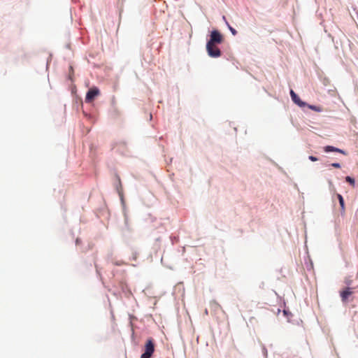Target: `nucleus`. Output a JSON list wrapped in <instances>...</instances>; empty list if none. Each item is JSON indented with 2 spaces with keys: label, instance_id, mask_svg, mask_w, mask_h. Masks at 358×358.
Wrapping results in <instances>:
<instances>
[{
  "label": "nucleus",
  "instance_id": "obj_1",
  "mask_svg": "<svg viewBox=\"0 0 358 358\" xmlns=\"http://www.w3.org/2000/svg\"><path fill=\"white\" fill-rule=\"evenodd\" d=\"M155 352V343L152 338L147 340L145 344V351L141 355V358H151Z\"/></svg>",
  "mask_w": 358,
  "mask_h": 358
},
{
  "label": "nucleus",
  "instance_id": "obj_2",
  "mask_svg": "<svg viewBox=\"0 0 358 358\" xmlns=\"http://www.w3.org/2000/svg\"><path fill=\"white\" fill-rule=\"evenodd\" d=\"M206 50L208 54L211 57H218L221 55V51L216 45V44L213 43V45H211V43H207Z\"/></svg>",
  "mask_w": 358,
  "mask_h": 358
},
{
  "label": "nucleus",
  "instance_id": "obj_3",
  "mask_svg": "<svg viewBox=\"0 0 358 358\" xmlns=\"http://www.w3.org/2000/svg\"><path fill=\"white\" fill-rule=\"evenodd\" d=\"M100 91L96 87H94L89 90L85 96V102L91 103L94 101L96 96L99 95Z\"/></svg>",
  "mask_w": 358,
  "mask_h": 358
},
{
  "label": "nucleus",
  "instance_id": "obj_4",
  "mask_svg": "<svg viewBox=\"0 0 358 358\" xmlns=\"http://www.w3.org/2000/svg\"><path fill=\"white\" fill-rule=\"evenodd\" d=\"M223 41L222 36L218 31H213L210 34V38L208 41L207 43H211V45L213 44H219L221 43Z\"/></svg>",
  "mask_w": 358,
  "mask_h": 358
},
{
  "label": "nucleus",
  "instance_id": "obj_5",
  "mask_svg": "<svg viewBox=\"0 0 358 358\" xmlns=\"http://www.w3.org/2000/svg\"><path fill=\"white\" fill-rule=\"evenodd\" d=\"M324 150L326 152H337L341 153V154H343L344 155H347V152L345 150H343L341 149H339V148H335V147L331 146V145L325 146L324 148Z\"/></svg>",
  "mask_w": 358,
  "mask_h": 358
},
{
  "label": "nucleus",
  "instance_id": "obj_6",
  "mask_svg": "<svg viewBox=\"0 0 358 358\" xmlns=\"http://www.w3.org/2000/svg\"><path fill=\"white\" fill-rule=\"evenodd\" d=\"M352 294V292L350 291V287H347L345 290L341 292V297L343 301H346L348 299L349 296Z\"/></svg>",
  "mask_w": 358,
  "mask_h": 358
},
{
  "label": "nucleus",
  "instance_id": "obj_7",
  "mask_svg": "<svg viewBox=\"0 0 358 358\" xmlns=\"http://www.w3.org/2000/svg\"><path fill=\"white\" fill-rule=\"evenodd\" d=\"M210 308L213 313H216L217 311L222 309L221 306L215 300L210 301Z\"/></svg>",
  "mask_w": 358,
  "mask_h": 358
},
{
  "label": "nucleus",
  "instance_id": "obj_8",
  "mask_svg": "<svg viewBox=\"0 0 358 358\" xmlns=\"http://www.w3.org/2000/svg\"><path fill=\"white\" fill-rule=\"evenodd\" d=\"M292 101L300 106H303L305 105V103L301 101L298 95H296V98H292Z\"/></svg>",
  "mask_w": 358,
  "mask_h": 358
},
{
  "label": "nucleus",
  "instance_id": "obj_9",
  "mask_svg": "<svg viewBox=\"0 0 358 358\" xmlns=\"http://www.w3.org/2000/svg\"><path fill=\"white\" fill-rule=\"evenodd\" d=\"M338 199L339 200V203L341 205V210H342V211L344 212V210H345L344 199H343V196L341 194H338Z\"/></svg>",
  "mask_w": 358,
  "mask_h": 358
},
{
  "label": "nucleus",
  "instance_id": "obj_10",
  "mask_svg": "<svg viewBox=\"0 0 358 358\" xmlns=\"http://www.w3.org/2000/svg\"><path fill=\"white\" fill-rule=\"evenodd\" d=\"M309 108H310L313 110L317 111V112H321L322 110V108L320 106H313L310 105L308 106Z\"/></svg>",
  "mask_w": 358,
  "mask_h": 358
},
{
  "label": "nucleus",
  "instance_id": "obj_11",
  "mask_svg": "<svg viewBox=\"0 0 358 358\" xmlns=\"http://www.w3.org/2000/svg\"><path fill=\"white\" fill-rule=\"evenodd\" d=\"M345 180H346L348 182H349L350 185H352V186H354V185H355V180H354L352 178H351V177H350V176H347V177L345 178Z\"/></svg>",
  "mask_w": 358,
  "mask_h": 358
},
{
  "label": "nucleus",
  "instance_id": "obj_12",
  "mask_svg": "<svg viewBox=\"0 0 358 358\" xmlns=\"http://www.w3.org/2000/svg\"><path fill=\"white\" fill-rule=\"evenodd\" d=\"M227 24V26L229 29V30L231 31V34L234 35V36H236L237 34V31L235 29H234L233 27H231L228 23Z\"/></svg>",
  "mask_w": 358,
  "mask_h": 358
},
{
  "label": "nucleus",
  "instance_id": "obj_13",
  "mask_svg": "<svg viewBox=\"0 0 358 358\" xmlns=\"http://www.w3.org/2000/svg\"><path fill=\"white\" fill-rule=\"evenodd\" d=\"M352 280L350 278H346L345 280V283L348 286H350L352 285Z\"/></svg>",
  "mask_w": 358,
  "mask_h": 358
},
{
  "label": "nucleus",
  "instance_id": "obj_14",
  "mask_svg": "<svg viewBox=\"0 0 358 358\" xmlns=\"http://www.w3.org/2000/svg\"><path fill=\"white\" fill-rule=\"evenodd\" d=\"M331 166L334 167V168H337V169H339L341 168V165L339 163H332L331 164Z\"/></svg>",
  "mask_w": 358,
  "mask_h": 358
},
{
  "label": "nucleus",
  "instance_id": "obj_15",
  "mask_svg": "<svg viewBox=\"0 0 358 358\" xmlns=\"http://www.w3.org/2000/svg\"><path fill=\"white\" fill-rule=\"evenodd\" d=\"M290 95H291V97L292 99V98H296V95H297V94L292 90H291Z\"/></svg>",
  "mask_w": 358,
  "mask_h": 358
},
{
  "label": "nucleus",
  "instance_id": "obj_16",
  "mask_svg": "<svg viewBox=\"0 0 358 358\" xmlns=\"http://www.w3.org/2000/svg\"><path fill=\"white\" fill-rule=\"evenodd\" d=\"M309 159L311 160L312 162H316L317 161V158L315 157H313V156H310L309 157Z\"/></svg>",
  "mask_w": 358,
  "mask_h": 358
},
{
  "label": "nucleus",
  "instance_id": "obj_17",
  "mask_svg": "<svg viewBox=\"0 0 358 358\" xmlns=\"http://www.w3.org/2000/svg\"><path fill=\"white\" fill-rule=\"evenodd\" d=\"M204 314H205L206 315H208V309H206V308L205 309V310H204Z\"/></svg>",
  "mask_w": 358,
  "mask_h": 358
},
{
  "label": "nucleus",
  "instance_id": "obj_18",
  "mask_svg": "<svg viewBox=\"0 0 358 358\" xmlns=\"http://www.w3.org/2000/svg\"><path fill=\"white\" fill-rule=\"evenodd\" d=\"M76 243H79L78 239L76 240Z\"/></svg>",
  "mask_w": 358,
  "mask_h": 358
},
{
  "label": "nucleus",
  "instance_id": "obj_19",
  "mask_svg": "<svg viewBox=\"0 0 358 358\" xmlns=\"http://www.w3.org/2000/svg\"><path fill=\"white\" fill-rule=\"evenodd\" d=\"M357 278H358V273H357Z\"/></svg>",
  "mask_w": 358,
  "mask_h": 358
}]
</instances>
